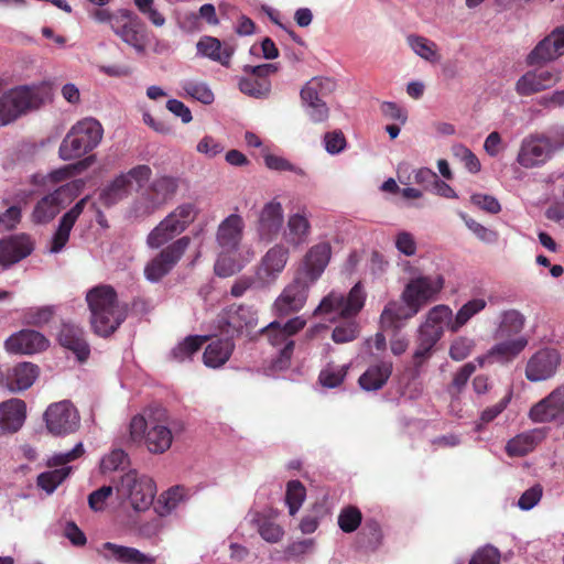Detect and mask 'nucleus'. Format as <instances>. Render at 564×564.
<instances>
[{
    "mask_svg": "<svg viewBox=\"0 0 564 564\" xmlns=\"http://www.w3.org/2000/svg\"><path fill=\"white\" fill-rule=\"evenodd\" d=\"M173 434L169 426L155 423L151 424L144 440L148 451L152 454H163L170 449Z\"/></svg>",
    "mask_w": 564,
    "mask_h": 564,
    "instance_id": "nucleus-37",
    "label": "nucleus"
},
{
    "mask_svg": "<svg viewBox=\"0 0 564 564\" xmlns=\"http://www.w3.org/2000/svg\"><path fill=\"white\" fill-rule=\"evenodd\" d=\"M101 550L106 560H115L121 564H155V557L149 556L134 547L106 542Z\"/></svg>",
    "mask_w": 564,
    "mask_h": 564,
    "instance_id": "nucleus-29",
    "label": "nucleus"
},
{
    "mask_svg": "<svg viewBox=\"0 0 564 564\" xmlns=\"http://www.w3.org/2000/svg\"><path fill=\"white\" fill-rule=\"evenodd\" d=\"M94 156L85 158L76 163L65 165L63 167H59L57 170H54L51 172L50 176L53 182H62L65 180H68L76 174L82 173L86 169L90 166L93 163Z\"/></svg>",
    "mask_w": 564,
    "mask_h": 564,
    "instance_id": "nucleus-53",
    "label": "nucleus"
},
{
    "mask_svg": "<svg viewBox=\"0 0 564 564\" xmlns=\"http://www.w3.org/2000/svg\"><path fill=\"white\" fill-rule=\"evenodd\" d=\"M55 315L54 306L30 307L23 313L24 323L28 325L42 327L46 325Z\"/></svg>",
    "mask_w": 564,
    "mask_h": 564,
    "instance_id": "nucleus-52",
    "label": "nucleus"
},
{
    "mask_svg": "<svg viewBox=\"0 0 564 564\" xmlns=\"http://www.w3.org/2000/svg\"><path fill=\"white\" fill-rule=\"evenodd\" d=\"M336 88V83L329 77H313L301 89L300 97L303 107L325 102L323 98Z\"/></svg>",
    "mask_w": 564,
    "mask_h": 564,
    "instance_id": "nucleus-31",
    "label": "nucleus"
},
{
    "mask_svg": "<svg viewBox=\"0 0 564 564\" xmlns=\"http://www.w3.org/2000/svg\"><path fill=\"white\" fill-rule=\"evenodd\" d=\"M305 324V321L297 316L289 319L283 325L274 321L261 328V334L267 337L270 345L282 347L279 355L272 360L274 370L289 368L295 346L292 336L302 330Z\"/></svg>",
    "mask_w": 564,
    "mask_h": 564,
    "instance_id": "nucleus-4",
    "label": "nucleus"
},
{
    "mask_svg": "<svg viewBox=\"0 0 564 564\" xmlns=\"http://www.w3.org/2000/svg\"><path fill=\"white\" fill-rule=\"evenodd\" d=\"M499 550L492 545H486L473 554L469 564H499Z\"/></svg>",
    "mask_w": 564,
    "mask_h": 564,
    "instance_id": "nucleus-63",
    "label": "nucleus"
},
{
    "mask_svg": "<svg viewBox=\"0 0 564 564\" xmlns=\"http://www.w3.org/2000/svg\"><path fill=\"white\" fill-rule=\"evenodd\" d=\"M532 449L529 435H519L507 443L506 451L509 456H524Z\"/></svg>",
    "mask_w": 564,
    "mask_h": 564,
    "instance_id": "nucleus-64",
    "label": "nucleus"
},
{
    "mask_svg": "<svg viewBox=\"0 0 564 564\" xmlns=\"http://www.w3.org/2000/svg\"><path fill=\"white\" fill-rule=\"evenodd\" d=\"M475 371L476 365L474 362H466L453 375L452 381L446 387V391L452 399H457L460 395Z\"/></svg>",
    "mask_w": 564,
    "mask_h": 564,
    "instance_id": "nucleus-45",
    "label": "nucleus"
},
{
    "mask_svg": "<svg viewBox=\"0 0 564 564\" xmlns=\"http://www.w3.org/2000/svg\"><path fill=\"white\" fill-rule=\"evenodd\" d=\"M392 368V362L387 360L369 366L359 378L360 387L367 391L381 389L390 378Z\"/></svg>",
    "mask_w": 564,
    "mask_h": 564,
    "instance_id": "nucleus-35",
    "label": "nucleus"
},
{
    "mask_svg": "<svg viewBox=\"0 0 564 564\" xmlns=\"http://www.w3.org/2000/svg\"><path fill=\"white\" fill-rule=\"evenodd\" d=\"M564 55V25L554 28L550 34L542 39L528 54V66L542 65L556 61Z\"/></svg>",
    "mask_w": 564,
    "mask_h": 564,
    "instance_id": "nucleus-17",
    "label": "nucleus"
},
{
    "mask_svg": "<svg viewBox=\"0 0 564 564\" xmlns=\"http://www.w3.org/2000/svg\"><path fill=\"white\" fill-rule=\"evenodd\" d=\"M362 521L361 511L355 506L343 508L338 514V527L345 533L355 532Z\"/></svg>",
    "mask_w": 564,
    "mask_h": 564,
    "instance_id": "nucleus-49",
    "label": "nucleus"
},
{
    "mask_svg": "<svg viewBox=\"0 0 564 564\" xmlns=\"http://www.w3.org/2000/svg\"><path fill=\"white\" fill-rule=\"evenodd\" d=\"M314 546V540L304 539L301 541L293 542L288 545L283 553H275L272 555L273 560H297L311 552Z\"/></svg>",
    "mask_w": 564,
    "mask_h": 564,
    "instance_id": "nucleus-54",
    "label": "nucleus"
},
{
    "mask_svg": "<svg viewBox=\"0 0 564 564\" xmlns=\"http://www.w3.org/2000/svg\"><path fill=\"white\" fill-rule=\"evenodd\" d=\"M47 431L53 435H66L79 426V414L74 404L63 400L51 404L44 412Z\"/></svg>",
    "mask_w": 564,
    "mask_h": 564,
    "instance_id": "nucleus-12",
    "label": "nucleus"
},
{
    "mask_svg": "<svg viewBox=\"0 0 564 564\" xmlns=\"http://www.w3.org/2000/svg\"><path fill=\"white\" fill-rule=\"evenodd\" d=\"M252 522L257 527L260 536L269 543H276L284 535V530L281 525L260 512L254 514Z\"/></svg>",
    "mask_w": 564,
    "mask_h": 564,
    "instance_id": "nucleus-43",
    "label": "nucleus"
},
{
    "mask_svg": "<svg viewBox=\"0 0 564 564\" xmlns=\"http://www.w3.org/2000/svg\"><path fill=\"white\" fill-rule=\"evenodd\" d=\"M475 343L468 337H457L454 339L449 347V357L455 361L466 359L473 351Z\"/></svg>",
    "mask_w": 564,
    "mask_h": 564,
    "instance_id": "nucleus-59",
    "label": "nucleus"
},
{
    "mask_svg": "<svg viewBox=\"0 0 564 564\" xmlns=\"http://www.w3.org/2000/svg\"><path fill=\"white\" fill-rule=\"evenodd\" d=\"M283 225V208L281 203L271 200L260 210L257 231L262 241H273Z\"/></svg>",
    "mask_w": 564,
    "mask_h": 564,
    "instance_id": "nucleus-23",
    "label": "nucleus"
},
{
    "mask_svg": "<svg viewBox=\"0 0 564 564\" xmlns=\"http://www.w3.org/2000/svg\"><path fill=\"white\" fill-rule=\"evenodd\" d=\"M243 230V219L237 214H231L218 226L216 240L225 252H237Z\"/></svg>",
    "mask_w": 564,
    "mask_h": 564,
    "instance_id": "nucleus-26",
    "label": "nucleus"
},
{
    "mask_svg": "<svg viewBox=\"0 0 564 564\" xmlns=\"http://www.w3.org/2000/svg\"><path fill=\"white\" fill-rule=\"evenodd\" d=\"M37 96L30 87H18L0 97V123L7 124L37 105Z\"/></svg>",
    "mask_w": 564,
    "mask_h": 564,
    "instance_id": "nucleus-16",
    "label": "nucleus"
},
{
    "mask_svg": "<svg viewBox=\"0 0 564 564\" xmlns=\"http://www.w3.org/2000/svg\"><path fill=\"white\" fill-rule=\"evenodd\" d=\"M306 496V490L300 480H291L286 486L285 502L289 512L294 516L301 508Z\"/></svg>",
    "mask_w": 564,
    "mask_h": 564,
    "instance_id": "nucleus-50",
    "label": "nucleus"
},
{
    "mask_svg": "<svg viewBox=\"0 0 564 564\" xmlns=\"http://www.w3.org/2000/svg\"><path fill=\"white\" fill-rule=\"evenodd\" d=\"M129 464L128 454L123 449H113L109 455L105 456L100 464L102 473L113 471Z\"/></svg>",
    "mask_w": 564,
    "mask_h": 564,
    "instance_id": "nucleus-61",
    "label": "nucleus"
},
{
    "mask_svg": "<svg viewBox=\"0 0 564 564\" xmlns=\"http://www.w3.org/2000/svg\"><path fill=\"white\" fill-rule=\"evenodd\" d=\"M408 43L422 58L429 62H437L440 59L436 44L426 37L410 35L408 37Z\"/></svg>",
    "mask_w": 564,
    "mask_h": 564,
    "instance_id": "nucleus-48",
    "label": "nucleus"
},
{
    "mask_svg": "<svg viewBox=\"0 0 564 564\" xmlns=\"http://www.w3.org/2000/svg\"><path fill=\"white\" fill-rule=\"evenodd\" d=\"M528 343L524 336L501 341L492 347L491 354L500 357L502 360L509 361L516 358L528 346Z\"/></svg>",
    "mask_w": 564,
    "mask_h": 564,
    "instance_id": "nucleus-44",
    "label": "nucleus"
},
{
    "mask_svg": "<svg viewBox=\"0 0 564 564\" xmlns=\"http://www.w3.org/2000/svg\"><path fill=\"white\" fill-rule=\"evenodd\" d=\"M561 355L554 348H541L534 352L525 366V378L531 382L549 380L555 376Z\"/></svg>",
    "mask_w": 564,
    "mask_h": 564,
    "instance_id": "nucleus-18",
    "label": "nucleus"
},
{
    "mask_svg": "<svg viewBox=\"0 0 564 564\" xmlns=\"http://www.w3.org/2000/svg\"><path fill=\"white\" fill-rule=\"evenodd\" d=\"M32 251V240L25 234L0 239V265L9 268L26 258Z\"/></svg>",
    "mask_w": 564,
    "mask_h": 564,
    "instance_id": "nucleus-25",
    "label": "nucleus"
},
{
    "mask_svg": "<svg viewBox=\"0 0 564 564\" xmlns=\"http://www.w3.org/2000/svg\"><path fill=\"white\" fill-rule=\"evenodd\" d=\"M453 154L455 158H457L464 164L465 169L468 172H470L473 174L480 172L481 164H480L479 159L476 156V154L474 152H471V150H469L464 144L454 145Z\"/></svg>",
    "mask_w": 564,
    "mask_h": 564,
    "instance_id": "nucleus-55",
    "label": "nucleus"
},
{
    "mask_svg": "<svg viewBox=\"0 0 564 564\" xmlns=\"http://www.w3.org/2000/svg\"><path fill=\"white\" fill-rule=\"evenodd\" d=\"M330 257V243L327 241L318 242L306 251L295 273L302 275L308 282L315 283L327 268Z\"/></svg>",
    "mask_w": 564,
    "mask_h": 564,
    "instance_id": "nucleus-20",
    "label": "nucleus"
},
{
    "mask_svg": "<svg viewBox=\"0 0 564 564\" xmlns=\"http://www.w3.org/2000/svg\"><path fill=\"white\" fill-rule=\"evenodd\" d=\"M289 258L288 247L282 243L274 245L261 258L256 270V279L262 285L274 283L285 269Z\"/></svg>",
    "mask_w": 564,
    "mask_h": 564,
    "instance_id": "nucleus-19",
    "label": "nucleus"
},
{
    "mask_svg": "<svg viewBox=\"0 0 564 564\" xmlns=\"http://www.w3.org/2000/svg\"><path fill=\"white\" fill-rule=\"evenodd\" d=\"M257 323V312L242 304L229 305L218 316V328L230 338L240 335L243 330L251 333Z\"/></svg>",
    "mask_w": 564,
    "mask_h": 564,
    "instance_id": "nucleus-11",
    "label": "nucleus"
},
{
    "mask_svg": "<svg viewBox=\"0 0 564 564\" xmlns=\"http://www.w3.org/2000/svg\"><path fill=\"white\" fill-rule=\"evenodd\" d=\"M88 197L79 199L67 213H65L58 224L56 231L54 232L51 241L50 251L57 253L66 246L69 240L70 230L74 227L76 220L84 212L87 204Z\"/></svg>",
    "mask_w": 564,
    "mask_h": 564,
    "instance_id": "nucleus-28",
    "label": "nucleus"
},
{
    "mask_svg": "<svg viewBox=\"0 0 564 564\" xmlns=\"http://www.w3.org/2000/svg\"><path fill=\"white\" fill-rule=\"evenodd\" d=\"M234 349L235 343L230 337L212 340L203 354L204 364L209 368H219L229 360Z\"/></svg>",
    "mask_w": 564,
    "mask_h": 564,
    "instance_id": "nucleus-34",
    "label": "nucleus"
},
{
    "mask_svg": "<svg viewBox=\"0 0 564 564\" xmlns=\"http://www.w3.org/2000/svg\"><path fill=\"white\" fill-rule=\"evenodd\" d=\"M366 301V294L360 282L356 283L347 295L330 291L315 308L314 315L336 314L338 318L349 319L359 314Z\"/></svg>",
    "mask_w": 564,
    "mask_h": 564,
    "instance_id": "nucleus-6",
    "label": "nucleus"
},
{
    "mask_svg": "<svg viewBox=\"0 0 564 564\" xmlns=\"http://www.w3.org/2000/svg\"><path fill=\"white\" fill-rule=\"evenodd\" d=\"M85 186L83 180H74L42 197L34 206L31 218L34 224H47L77 197Z\"/></svg>",
    "mask_w": 564,
    "mask_h": 564,
    "instance_id": "nucleus-7",
    "label": "nucleus"
},
{
    "mask_svg": "<svg viewBox=\"0 0 564 564\" xmlns=\"http://www.w3.org/2000/svg\"><path fill=\"white\" fill-rule=\"evenodd\" d=\"M231 254H236V252H225L224 250L220 251L215 263V273L218 276L227 278L240 270L236 258Z\"/></svg>",
    "mask_w": 564,
    "mask_h": 564,
    "instance_id": "nucleus-56",
    "label": "nucleus"
},
{
    "mask_svg": "<svg viewBox=\"0 0 564 564\" xmlns=\"http://www.w3.org/2000/svg\"><path fill=\"white\" fill-rule=\"evenodd\" d=\"M359 334V325L355 321H347L337 325L332 333V338L337 344H344L357 338Z\"/></svg>",
    "mask_w": 564,
    "mask_h": 564,
    "instance_id": "nucleus-57",
    "label": "nucleus"
},
{
    "mask_svg": "<svg viewBox=\"0 0 564 564\" xmlns=\"http://www.w3.org/2000/svg\"><path fill=\"white\" fill-rule=\"evenodd\" d=\"M182 87L188 96L197 99L198 101L205 105H209L214 101L213 91L204 83H195L188 80L185 82Z\"/></svg>",
    "mask_w": 564,
    "mask_h": 564,
    "instance_id": "nucleus-58",
    "label": "nucleus"
},
{
    "mask_svg": "<svg viewBox=\"0 0 564 564\" xmlns=\"http://www.w3.org/2000/svg\"><path fill=\"white\" fill-rule=\"evenodd\" d=\"M445 280L443 275H422L410 280L402 293V300L408 306L413 307V313L433 301L443 290Z\"/></svg>",
    "mask_w": 564,
    "mask_h": 564,
    "instance_id": "nucleus-9",
    "label": "nucleus"
},
{
    "mask_svg": "<svg viewBox=\"0 0 564 564\" xmlns=\"http://www.w3.org/2000/svg\"><path fill=\"white\" fill-rule=\"evenodd\" d=\"M347 375V368L343 367H327L322 370L318 380L319 382L327 388H336L338 387L345 379Z\"/></svg>",
    "mask_w": 564,
    "mask_h": 564,
    "instance_id": "nucleus-60",
    "label": "nucleus"
},
{
    "mask_svg": "<svg viewBox=\"0 0 564 564\" xmlns=\"http://www.w3.org/2000/svg\"><path fill=\"white\" fill-rule=\"evenodd\" d=\"M86 301L91 313V327L99 336H110L127 318L128 305L119 303L111 285L100 284L90 289Z\"/></svg>",
    "mask_w": 564,
    "mask_h": 564,
    "instance_id": "nucleus-1",
    "label": "nucleus"
},
{
    "mask_svg": "<svg viewBox=\"0 0 564 564\" xmlns=\"http://www.w3.org/2000/svg\"><path fill=\"white\" fill-rule=\"evenodd\" d=\"M452 308L448 305L440 304L432 307L424 323L417 328L415 350L412 356L413 366L419 369L433 355L435 345L444 335L445 327L449 330Z\"/></svg>",
    "mask_w": 564,
    "mask_h": 564,
    "instance_id": "nucleus-2",
    "label": "nucleus"
},
{
    "mask_svg": "<svg viewBox=\"0 0 564 564\" xmlns=\"http://www.w3.org/2000/svg\"><path fill=\"white\" fill-rule=\"evenodd\" d=\"M118 496L128 499L135 511L150 508L155 496V484L151 478L139 475L135 469L126 473L116 487Z\"/></svg>",
    "mask_w": 564,
    "mask_h": 564,
    "instance_id": "nucleus-8",
    "label": "nucleus"
},
{
    "mask_svg": "<svg viewBox=\"0 0 564 564\" xmlns=\"http://www.w3.org/2000/svg\"><path fill=\"white\" fill-rule=\"evenodd\" d=\"M138 10L144 14L153 25L163 26L164 15L154 8V0H133Z\"/></svg>",
    "mask_w": 564,
    "mask_h": 564,
    "instance_id": "nucleus-62",
    "label": "nucleus"
},
{
    "mask_svg": "<svg viewBox=\"0 0 564 564\" xmlns=\"http://www.w3.org/2000/svg\"><path fill=\"white\" fill-rule=\"evenodd\" d=\"M70 470V467H62L41 473L37 476L36 485L47 494H53L54 490L68 477Z\"/></svg>",
    "mask_w": 564,
    "mask_h": 564,
    "instance_id": "nucleus-46",
    "label": "nucleus"
},
{
    "mask_svg": "<svg viewBox=\"0 0 564 564\" xmlns=\"http://www.w3.org/2000/svg\"><path fill=\"white\" fill-rule=\"evenodd\" d=\"M111 30L124 43L143 52L147 41V26L142 20L127 9L118 10V18L113 19Z\"/></svg>",
    "mask_w": 564,
    "mask_h": 564,
    "instance_id": "nucleus-13",
    "label": "nucleus"
},
{
    "mask_svg": "<svg viewBox=\"0 0 564 564\" xmlns=\"http://www.w3.org/2000/svg\"><path fill=\"white\" fill-rule=\"evenodd\" d=\"M413 311L414 308L408 306L405 303L403 304L395 301L389 302L380 315L381 328L383 330H400L404 326L405 321L417 314L413 313Z\"/></svg>",
    "mask_w": 564,
    "mask_h": 564,
    "instance_id": "nucleus-32",
    "label": "nucleus"
},
{
    "mask_svg": "<svg viewBox=\"0 0 564 564\" xmlns=\"http://www.w3.org/2000/svg\"><path fill=\"white\" fill-rule=\"evenodd\" d=\"M25 412V402L20 399L0 403V429L8 433L17 432L24 423Z\"/></svg>",
    "mask_w": 564,
    "mask_h": 564,
    "instance_id": "nucleus-30",
    "label": "nucleus"
},
{
    "mask_svg": "<svg viewBox=\"0 0 564 564\" xmlns=\"http://www.w3.org/2000/svg\"><path fill=\"white\" fill-rule=\"evenodd\" d=\"M314 283L295 273L293 280L283 289L274 301L273 307L279 316H288L301 311Z\"/></svg>",
    "mask_w": 564,
    "mask_h": 564,
    "instance_id": "nucleus-14",
    "label": "nucleus"
},
{
    "mask_svg": "<svg viewBox=\"0 0 564 564\" xmlns=\"http://www.w3.org/2000/svg\"><path fill=\"white\" fill-rule=\"evenodd\" d=\"M130 180L127 175H118L99 194V203L109 208L128 196Z\"/></svg>",
    "mask_w": 564,
    "mask_h": 564,
    "instance_id": "nucleus-39",
    "label": "nucleus"
},
{
    "mask_svg": "<svg viewBox=\"0 0 564 564\" xmlns=\"http://www.w3.org/2000/svg\"><path fill=\"white\" fill-rule=\"evenodd\" d=\"M381 539L380 524L376 520H367L358 534L359 544L369 551H375L380 545Z\"/></svg>",
    "mask_w": 564,
    "mask_h": 564,
    "instance_id": "nucleus-47",
    "label": "nucleus"
},
{
    "mask_svg": "<svg viewBox=\"0 0 564 564\" xmlns=\"http://www.w3.org/2000/svg\"><path fill=\"white\" fill-rule=\"evenodd\" d=\"M48 340L41 333L33 329H22L11 335L4 343L6 349L13 354L32 355L44 351Z\"/></svg>",
    "mask_w": 564,
    "mask_h": 564,
    "instance_id": "nucleus-24",
    "label": "nucleus"
},
{
    "mask_svg": "<svg viewBox=\"0 0 564 564\" xmlns=\"http://www.w3.org/2000/svg\"><path fill=\"white\" fill-rule=\"evenodd\" d=\"M191 243L184 236L162 249L144 268V275L149 281L158 282L165 276L180 261Z\"/></svg>",
    "mask_w": 564,
    "mask_h": 564,
    "instance_id": "nucleus-10",
    "label": "nucleus"
},
{
    "mask_svg": "<svg viewBox=\"0 0 564 564\" xmlns=\"http://www.w3.org/2000/svg\"><path fill=\"white\" fill-rule=\"evenodd\" d=\"M487 302L484 299H473L466 302L454 316L452 314L449 323V332L457 333L465 326L475 315L484 311Z\"/></svg>",
    "mask_w": 564,
    "mask_h": 564,
    "instance_id": "nucleus-40",
    "label": "nucleus"
},
{
    "mask_svg": "<svg viewBox=\"0 0 564 564\" xmlns=\"http://www.w3.org/2000/svg\"><path fill=\"white\" fill-rule=\"evenodd\" d=\"M561 79L558 69H535L523 74L516 83L520 96H531L556 85Z\"/></svg>",
    "mask_w": 564,
    "mask_h": 564,
    "instance_id": "nucleus-21",
    "label": "nucleus"
},
{
    "mask_svg": "<svg viewBox=\"0 0 564 564\" xmlns=\"http://www.w3.org/2000/svg\"><path fill=\"white\" fill-rule=\"evenodd\" d=\"M57 339L59 345L70 350L80 362L87 360L90 348L85 339L84 330L80 327L74 324L63 323Z\"/></svg>",
    "mask_w": 564,
    "mask_h": 564,
    "instance_id": "nucleus-27",
    "label": "nucleus"
},
{
    "mask_svg": "<svg viewBox=\"0 0 564 564\" xmlns=\"http://www.w3.org/2000/svg\"><path fill=\"white\" fill-rule=\"evenodd\" d=\"M197 210L192 203L178 205L154 227L147 238L150 248L156 249L181 235L196 218Z\"/></svg>",
    "mask_w": 564,
    "mask_h": 564,
    "instance_id": "nucleus-5",
    "label": "nucleus"
},
{
    "mask_svg": "<svg viewBox=\"0 0 564 564\" xmlns=\"http://www.w3.org/2000/svg\"><path fill=\"white\" fill-rule=\"evenodd\" d=\"M207 340V336L189 335L172 349L171 357L177 362L192 359Z\"/></svg>",
    "mask_w": 564,
    "mask_h": 564,
    "instance_id": "nucleus-42",
    "label": "nucleus"
},
{
    "mask_svg": "<svg viewBox=\"0 0 564 564\" xmlns=\"http://www.w3.org/2000/svg\"><path fill=\"white\" fill-rule=\"evenodd\" d=\"M552 154V144L547 135L531 133L521 141L517 162L524 169H533L546 163Z\"/></svg>",
    "mask_w": 564,
    "mask_h": 564,
    "instance_id": "nucleus-15",
    "label": "nucleus"
},
{
    "mask_svg": "<svg viewBox=\"0 0 564 564\" xmlns=\"http://www.w3.org/2000/svg\"><path fill=\"white\" fill-rule=\"evenodd\" d=\"M239 89L246 95L261 98L270 93L271 83L269 79H256L252 76L242 77L239 80Z\"/></svg>",
    "mask_w": 564,
    "mask_h": 564,
    "instance_id": "nucleus-51",
    "label": "nucleus"
},
{
    "mask_svg": "<svg viewBox=\"0 0 564 564\" xmlns=\"http://www.w3.org/2000/svg\"><path fill=\"white\" fill-rule=\"evenodd\" d=\"M102 135L104 129L98 120L84 118L63 139L58 149L59 156L65 161L82 158L100 143Z\"/></svg>",
    "mask_w": 564,
    "mask_h": 564,
    "instance_id": "nucleus-3",
    "label": "nucleus"
},
{
    "mask_svg": "<svg viewBox=\"0 0 564 564\" xmlns=\"http://www.w3.org/2000/svg\"><path fill=\"white\" fill-rule=\"evenodd\" d=\"M180 187V178L171 175L158 176L147 189V213L151 214L172 199Z\"/></svg>",
    "mask_w": 564,
    "mask_h": 564,
    "instance_id": "nucleus-22",
    "label": "nucleus"
},
{
    "mask_svg": "<svg viewBox=\"0 0 564 564\" xmlns=\"http://www.w3.org/2000/svg\"><path fill=\"white\" fill-rule=\"evenodd\" d=\"M37 375V366L31 362L18 364L7 376V387L13 392L26 390L33 384Z\"/></svg>",
    "mask_w": 564,
    "mask_h": 564,
    "instance_id": "nucleus-36",
    "label": "nucleus"
},
{
    "mask_svg": "<svg viewBox=\"0 0 564 564\" xmlns=\"http://www.w3.org/2000/svg\"><path fill=\"white\" fill-rule=\"evenodd\" d=\"M524 322L525 318L519 311H503L500 315V323L496 332L497 337H511L519 334L524 327Z\"/></svg>",
    "mask_w": 564,
    "mask_h": 564,
    "instance_id": "nucleus-41",
    "label": "nucleus"
},
{
    "mask_svg": "<svg viewBox=\"0 0 564 564\" xmlns=\"http://www.w3.org/2000/svg\"><path fill=\"white\" fill-rule=\"evenodd\" d=\"M310 234L311 224L305 215L296 213L289 217L284 239L290 246L299 247L303 245L307 241Z\"/></svg>",
    "mask_w": 564,
    "mask_h": 564,
    "instance_id": "nucleus-38",
    "label": "nucleus"
},
{
    "mask_svg": "<svg viewBox=\"0 0 564 564\" xmlns=\"http://www.w3.org/2000/svg\"><path fill=\"white\" fill-rule=\"evenodd\" d=\"M196 47L197 52L202 56L208 57L214 62H218L226 67L230 65V59L235 53V47L232 45L221 43L218 39L213 36L202 37L197 42Z\"/></svg>",
    "mask_w": 564,
    "mask_h": 564,
    "instance_id": "nucleus-33",
    "label": "nucleus"
}]
</instances>
